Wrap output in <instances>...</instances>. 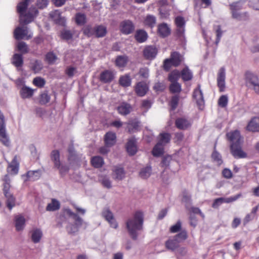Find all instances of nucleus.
Segmentation results:
<instances>
[{
    "mask_svg": "<svg viewBox=\"0 0 259 259\" xmlns=\"http://www.w3.org/2000/svg\"><path fill=\"white\" fill-rule=\"evenodd\" d=\"M143 221V213L140 211H136L134 214L133 218L127 220L126 227L130 235L133 240L137 239V231L142 229Z\"/></svg>",
    "mask_w": 259,
    "mask_h": 259,
    "instance_id": "f257e3e1",
    "label": "nucleus"
},
{
    "mask_svg": "<svg viewBox=\"0 0 259 259\" xmlns=\"http://www.w3.org/2000/svg\"><path fill=\"white\" fill-rule=\"evenodd\" d=\"M229 8L233 18L239 21H245L248 19V15L246 12L243 13L239 12L242 9V4L241 2H233L229 5Z\"/></svg>",
    "mask_w": 259,
    "mask_h": 259,
    "instance_id": "f03ea898",
    "label": "nucleus"
},
{
    "mask_svg": "<svg viewBox=\"0 0 259 259\" xmlns=\"http://www.w3.org/2000/svg\"><path fill=\"white\" fill-rule=\"evenodd\" d=\"M245 79L246 86L252 88L255 93L259 92V78L257 75L249 72H246Z\"/></svg>",
    "mask_w": 259,
    "mask_h": 259,
    "instance_id": "7ed1b4c3",
    "label": "nucleus"
},
{
    "mask_svg": "<svg viewBox=\"0 0 259 259\" xmlns=\"http://www.w3.org/2000/svg\"><path fill=\"white\" fill-rule=\"evenodd\" d=\"M0 141L6 146H9L10 141L6 134L4 116L0 111Z\"/></svg>",
    "mask_w": 259,
    "mask_h": 259,
    "instance_id": "20e7f679",
    "label": "nucleus"
},
{
    "mask_svg": "<svg viewBox=\"0 0 259 259\" xmlns=\"http://www.w3.org/2000/svg\"><path fill=\"white\" fill-rule=\"evenodd\" d=\"M200 88L201 85L198 84L197 88L193 91L192 96L193 99L195 100L198 108L202 110L204 107V100Z\"/></svg>",
    "mask_w": 259,
    "mask_h": 259,
    "instance_id": "39448f33",
    "label": "nucleus"
},
{
    "mask_svg": "<svg viewBox=\"0 0 259 259\" xmlns=\"http://www.w3.org/2000/svg\"><path fill=\"white\" fill-rule=\"evenodd\" d=\"M102 215L109 223L111 227L114 229L117 228L118 223L109 208H104L102 212Z\"/></svg>",
    "mask_w": 259,
    "mask_h": 259,
    "instance_id": "423d86ee",
    "label": "nucleus"
},
{
    "mask_svg": "<svg viewBox=\"0 0 259 259\" xmlns=\"http://www.w3.org/2000/svg\"><path fill=\"white\" fill-rule=\"evenodd\" d=\"M230 151L235 158H244L247 157V154L242 149V144H231Z\"/></svg>",
    "mask_w": 259,
    "mask_h": 259,
    "instance_id": "0eeeda50",
    "label": "nucleus"
},
{
    "mask_svg": "<svg viewBox=\"0 0 259 259\" xmlns=\"http://www.w3.org/2000/svg\"><path fill=\"white\" fill-rule=\"evenodd\" d=\"M7 171L11 175L18 174L19 169V162L17 155H15L11 162H8Z\"/></svg>",
    "mask_w": 259,
    "mask_h": 259,
    "instance_id": "6e6552de",
    "label": "nucleus"
},
{
    "mask_svg": "<svg viewBox=\"0 0 259 259\" xmlns=\"http://www.w3.org/2000/svg\"><path fill=\"white\" fill-rule=\"evenodd\" d=\"M228 140L231 142V144H242V139L239 131L235 130L230 132L226 135Z\"/></svg>",
    "mask_w": 259,
    "mask_h": 259,
    "instance_id": "1a4fd4ad",
    "label": "nucleus"
},
{
    "mask_svg": "<svg viewBox=\"0 0 259 259\" xmlns=\"http://www.w3.org/2000/svg\"><path fill=\"white\" fill-rule=\"evenodd\" d=\"M225 69L224 67H222L219 69L217 75V85L220 92H223L225 90Z\"/></svg>",
    "mask_w": 259,
    "mask_h": 259,
    "instance_id": "9d476101",
    "label": "nucleus"
},
{
    "mask_svg": "<svg viewBox=\"0 0 259 259\" xmlns=\"http://www.w3.org/2000/svg\"><path fill=\"white\" fill-rule=\"evenodd\" d=\"M119 28L123 34H129L134 31L135 25L131 20H126L120 23Z\"/></svg>",
    "mask_w": 259,
    "mask_h": 259,
    "instance_id": "9b49d317",
    "label": "nucleus"
},
{
    "mask_svg": "<svg viewBox=\"0 0 259 259\" xmlns=\"http://www.w3.org/2000/svg\"><path fill=\"white\" fill-rule=\"evenodd\" d=\"M143 56L147 60L154 59L158 53V50L155 46H148L143 50Z\"/></svg>",
    "mask_w": 259,
    "mask_h": 259,
    "instance_id": "f8f14e48",
    "label": "nucleus"
},
{
    "mask_svg": "<svg viewBox=\"0 0 259 259\" xmlns=\"http://www.w3.org/2000/svg\"><path fill=\"white\" fill-rule=\"evenodd\" d=\"M192 125L191 122L184 117H179L175 120L176 127L181 130H186L190 128Z\"/></svg>",
    "mask_w": 259,
    "mask_h": 259,
    "instance_id": "ddd939ff",
    "label": "nucleus"
},
{
    "mask_svg": "<svg viewBox=\"0 0 259 259\" xmlns=\"http://www.w3.org/2000/svg\"><path fill=\"white\" fill-rule=\"evenodd\" d=\"M4 195L6 198V204L9 210L16 205V198L11 193L10 190L3 191Z\"/></svg>",
    "mask_w": 259,
    "mask_h": 259,
    "instance_id": "4468645a",
    "label": "nucleus"
},
{
    "mask_svg": "<svg viewBox=\"0 0 259 259\" xmlns=\"http://www.w3.org/2000/svg\"><path fill=\"white\" fill-rule=\"evenodd\" d=\"M114 72L110 70H105L100 75V80L105 83L111 82L114 78Z\"/></svg>",
    "mask_w": 259,
    "mask_h": 259,
    "instance_id": "2eb2a0df",
    "label": "nucleus"
},
{
    "mask_svg": "<svg viewBox=\"0 0 259 259\" xmlns=\"http://www.w3.org/2000/svg\"><path fill=\"white\" fill-rule=\"evenodd\" d=\"M246 129L251 132H259V117H253L248 123Z\"/></svg>",
    "mask_w": 259,
    "mask_h": 259,
    "instance_id": "dca6fc26",
    "label": "nucleus"
},
{
    "mask_svg": "<svg viewBox=\"0 0 259 259\" xmlns=\"http://www.w3.org/2000/svg\"><path fill=\"white\" fill-rule=\"evenodd\" d=\"M104 141L107 146L112 147L116 142V134L112 132H108L104 135Z\"/></svg>",
    "mask_w": 259,
    "mask_h": 259,
    "instance_id": "f3484780",
    "label": "nucleus"
},
{
    "mask_svg": "<svg viewBox=\"0 0 259 259\" xmlns=\"http://www.w3.org/2000/svg\"><path fill=\"white\" fill-rule=\"evenodd\" d=\"M126 149L130 155H134L137 152L136 140L134 137L130 138L126 145Z\"/></svg>",
    "mask_w": 259,
    "mask_h": 259,
    "instance_id": "a211bd4d",
    "label": "nucleus"
},
{
    "mask_svg": "<svg viewBox=\"0 0 259 259\" xmlns=\"http://www.w3.org/2000/svg\"><path fill=\"white\" fill-rule=\"evenodd\" d=\"M173 66H179L184 60L183 56L178 52H172L171 53L170 57L169 58Z\"/></svg>",
    "mask_w": 259,
    "mask_h": 259,
    "instance_id": "6ab92c4d",
    "label": "nucleus"
},
{
    "mask_svg": "<svg viewBox=\"0 0 259 259\" xmlns=\"http://www.w3.org/2000/svg\"><path fill=\"white\" fill-rule=\"evenodd\" d=\"M148 90L147 84L143 81L138 82L135 87V92L139 96H144Z\"/></svg>",
    "mask_w": 259,
    "mask_h": 259,
    "instance_id": "aec40b11",
    "label": "nucleus"
},
{
    "mask_svg": "<svg viewBox=\"0 0 259 259\" xmlns=\"http://www.w3.org/2000/svg\"><path fill=\"white\" fill-rule=\"evenodd\" d=\"M118 113L122 115H126L132 110V106L125 102L122 103L117 108Z\"/></svg>",
    "mask_w": 259,
    "mask_h": 259,
    "instance_id": "412c9836",
    "label": "nucleus"
},
{
    "mask_svg": "<svg viewBox=\"0 0 259 259\" xmlns=\"http://www.w3.org/2000/svg\"><path fill=\"white\" fill-rule=\"evenodd\" d=\"M28 33L27 27H17L14 32V35L16 39L19 40L23 39L26 36Z\"/></svg>",
    "mask_w": 259,
    "mask_h": 259,
    "instance_id": "4be33fe9",
    "label": "nucleus"
},
{
    "mask_svg": "<svg viewBox=\"0 0 259 259\" xmlns=\"http://www.w3.org/2000/svg\"><path fill=\"white\" fill-rule=\"evenodd\" d=\"M26 177L25 181H35L39 179L40 177V171L39 170H29L24 175Z\"/></svg>",
    "mask_w": 259,
    "mask_h": 259,
    "instance_id": "5701e85b",
    "label": "nucleus"
},
{
    "mask_svg": "<svg viewBox=\"0 0 259 259\" xmlns=\"http://www.w3.org/2000/svg\"><path fill=\"white\" fill-rule=\"evenodd\" d=\"M34 93V90L24 85L21 89L20 91V95L22 99H28L30 98Z\"/></svg>",
    "mask_w": 259,
    "mask_h": 259,
    "instance_id": "b1692460",
    "label": "nucleus"
},
{
    "mask_svg": "<svg viewBox=\"0 0 259 259\" xmlns=\"http://www.w3.org/2000/svg\"><path fill=\"white\" fill-rule=\"evenodd\" d=\"M24 63L22 54L16 53L12 58V64L16 68L21 67Z\"/></svg>",
    "mask_w": 259,
    "mask_h": 259,
    "instance_id": "393cba45",
    "label": "nucleus"
},
{
    "mask_svg": "<svg viewBox=\"0 0 259 259\" xmlns=\"http://www.w3.org/2000/svg\"><path fill=\"white\" fill-rule=\"evenodd\" d=\"M179 244L178 241L174 237L167 240L165 243V245L167 249L173 251L179 247Z\"/></svg>",
    "mask_w": 259,
    "mask_h": 259,
    "instance_id": "a878e982",
    "label": "nucleus"
},
{
    "mask_svg": "<svg viewBox=\"0 0 259 259\" xmlns=\"http://www.w3.org/2000/svg\"><path fill=\"white\" fill-rule=\"evenodd\" d=\"M158 32L161 37H165L169 35L170 29L165 23H162L158 26Z\"/></svg>",
    "mask_w": 259,
    "mask_h": 259,
    "instance_id": "bb28decb",
    "label": "nucleus"
},
{
    "mask_svg": "<svg viewBox=\"0 0 259 259\" xmlns=\"http://www.w3.org/2000/svg\"><path fill=\"white\" fill-rule=\"evenodd\" d=\"M180 73L184 81H189L191 80L193 77L192 73L187 66L184 68Z\"/></svg>",
    "mask_w": 259,
    "mask_h": 259,
    "instance_id": "cd10ccee",
    "label": "nucleus"
},
{
    "mask_svg": "<svg viewBox=\"0 0 259 259\" xmlns=\"http://www.w3.org/2000/svg\"><path fill=\"white\" fill-rule=\"evenodd\" d=\"M43 68L41 62L38 60L32 61L30 63V68L34 73H38Z\"/></svg>",
    "mask_w": 259,
    "mask_h": 259,
    "instance_id": "c85d7f7f",
    "label": "nucleus"
},
{
    "mask_svg": "<svg viewBox=\"0 0 259 259\" xmlns=\"http://www.w3.org/2000/svg\"><path fill=\"white\" fill-rule=\"evenodd\" d=\"M140 127V122L136 120H133L130 121L127 123V128L128 132L130 134H132L136 132L139 130Z\"/></svg>",
    "mask_w": 259,
    "mask_h": 259,
    "instance_id": "c756f323",
    "label": "nucleus"
},
{
    "mask_svg": "<svg viewBox=\"0 0 259 259\" xmlns=\"http://www.w3.org/2000/svg\"><path fill=\"white\" fill-rule=\"evenodd\" d=\"M92 165L96 168H101L104 164L103 158L100 156H95L92 157L91 159Z\"/></svg>",
    "mask_w": 259,
    "mask_h": 259,
    "instance_id": "7c9ffc66",
    "label": "nucleus"
},
{
    "mask_svg": "<svg viewBox=\"0 0 259 259\" xmlns=\"http://www.w3.org/2000/svg\"><path fill=\"white\" fill-rule=\"evenodd\" d=\"M128 62V57L126 55L118 56L115 60V65L119 68L124 67Z\"/></svg>",
    "mask_w": 259,
    "mask_h": 259,
    "instance_id": "2f4dec72",
    "label": "nucleus"
},
{
    "mask_svg": "<svg viewBox=\"0 0 259 259\" xmlns=\"http://www.w3.org/2000/svg\"><path fill=\"white\" fill-rule=\"evenodd\" d=\"M115 179L121 180L125 177V171L123 167L119 166H115L113 169Z\"/></svg>",
    "mask_w": 259,
    "mask_h": 259,
    "instance_id": "473e14b6",
    "label": "nucleus"
},
{
    "mask_svg": "<svg viewBox=\"0 0 259 259\" xmlns=\"http://www.w3.org/2000/svg\"><path fill=\"white\" fill-rule=\"evenodd\" d=\"M132 79L129 74H126L119 77V83L123 87H128L131 84Z\"/></svg>",
    "mask_w": 259,
    "mask_h": 259,
    "instance_id": "72a5a7b5",
    "label": "nucleus"
},
{
    "mask_svg": "<svg viewBox=\"0 0 259 259\" xmlns=\"http://www.w3.org/2000/svg\"><path fill=\"white\" fill-rule=\"evenodd\" d=\"M95 36L96 37H103L107 33V28L102 25H99L95 26Z\"/></svg>",
    "mask_w": 259,
    "mask_h": 259,
    "instance_id": "f704fd0d",
    "label": "nucleus"
},
{
    "mask_svg": "<svg viewBox=\"0 0 259 259\" xmlns=\"http://www.w3.org/2000/svg\"><path fill=\"white\" fill-rule=\"evenodd\" d=\"M25 223V219L22 215L15 217V227L17 231L22 230Z\"/></svg>",
    "mask_w": 259,
    "mask_h": 259,
    "instance_id": "c9c22d12",
    "label": "nucleus"
},
{
    "mask_svg": "<svg viewBox=\"0 0 259 259\" xmlns=\"http://www.w3.org/2000/svg\"><path fill=\"white\" fill-rule=\"evenodd\" d=\"M148 35L144 30H138L135 34V38L139 42H143L147 39Z\"/></svg>",
    "mask_w": 259,
    "mask_h": 259,
    "instance_id": "e433bc0d",
    "label": "nucleus"
},
{
    "mask_svg": "<svg viewBox=\"0 0 259 259\" xmlns=\"http://www.w3.org/2000/svg\"><path fill=\"white\" fill-rule=\"evenodd\" d=\"M51 158L52 160L54 162V166L56 168H60V153L58 150H54L51 152Z\"/></svg>",
    "mask_w": 259,
    "mask_h": 259,
    "instance_id": "4c0bfd02",
    "label": "nucleus"
},
{
    "mask_svg": "<svg viewBox=\"0 0 259 259\" xmlns=\"http://www.w3.org/2000/svg\"><path fill=\"white\" fill-rule=\"evenodd\" d=\"M75 221V225L76 227L73 226V225L68 227V231L69 233H72L76 232L77 231V228L80 227L82 224V220L81 218H80L78 215H76V217L74 218Z\"/></svg>",
    "mask_w": 259,
    "mask_h": 259,
    "instance_id": "58836bf2",
    "label": "nucleus"
},
{
    "mask_svg": "<svg viewBox=\"0 0 259 259\" xmlns=\"http://www.w3.org/2000/svg\"><path fill=\"white\" fill-rule=\"evenodd\" d=\"M42 236V233L39 229H35L31 232V239L34 243L39 242Z\"/></svg>",
    "mask_w": 259,
    "mask_h": 259,
    "instance_id": "ea45409f",
    "label": "nucleus"
},
{
    "mask_svg": "<svg viewBox=\"0 0 259 259\" xmlns=\"http://www.w3.org/2000/svg\"><path fill=\"white\" fill-rule=\"evenodd\" d=\"M34 17H35L33 16L32 13L28 12L26 14H23V15L20 16V23L27 24L31 22L33 20Z\"/></svg>",
    "mask_w": 259,
    "mask_h": 259,
    "instance_id": "a19ab883",
    "label": "nucleus"
},
{
    "mask_svg": "<svg viewBox=\"0 0 259 259\" xmlns=\"http://www.w3.org/2000/svg\"><path fill=\"white\" fill-rule=\"evenodd\" d=\"M164 151L163 145L160 143H157L153 148L152 153L154 156L158 157L163 154Z\"/></svg>",
    "mask_w": 259,
    "mask_h": 259,
    "instance_id": "79ce46f5",
    "label": "nucleus"
},
{
    "mask_svg": "<svg viewBox=\"0 0 259 259\" xmlns=\"http://www.w3.org/2000/svg\"><path fill=\"white\" fill-rule=\"evenodd\" d=\"M144 24L150 28L154 27L156 24L155 17L150 15H147L144 21Z\"/></svg>",
    "mask_w": 259,
    "mask_h": 259,
    "instance_id": "37998d69",
    "label": "nucleus"
},
{
    "mask_svg": "<svg viewBox=\"0 0 259 259\" xmlns=\"http://www.w3.org/2000/svg\"><path fill=\"white\" fill-rule=\"evenodd\" d=\"M60 207L59 202L55 199H53L52 202L49 203L46 207L47 211H55L58 210Z\"/></svg>",
    "mask_w": 259,
    "mask_h": 259,
    "instance_id": "c03bdc74",
    "label": "nucleus"
},
{
    "mask_svg": "<svg viewBox=\"0 0 259 259\" xmlns=\"http://www.w3.org/2000/svg\"><path fill=\"white\" fill-rule=\"evenodd\" d=\"M82 30L83 34L88 37L95 35V27H92L91 25L85 26Z\"/></svg>",
    "mask_w": 259,
    "mask_h": 259,
    "instance_id": "a18cd8bd",
    "label": "nucleus"
},
{
    "mask_svg": "<svg viewBox=\"0 0 259 259\" xmlns=\"http://www.w3.org/2000/svg\"><path fill=\"white\" fill-rule=\"evenodd\" d=\"M86 16L84 14L77 13L75 16V21L77 25H82L86 23Z\"/></svg>",
    "mask_w": 259,
    "mask_h": 259,
    "instance_id": "49530a36",
    "label": "nucleus"
},
{
    "mask_svg": "<svg viewBox=\"0 0 259 259\" xmlns=\"http://www.w3.org/2000/svg\"><path fill=\"white\" fill-rule=\"evenodd\" d=\"M211 158L214 162H217L218 165L220 166L223 163L222 156L216 150V145H214V150L211 154Z\"/></svg>",
    "mask_w": 259,
    "mask_h": 259,
    "instance_id": "de8ad7c7",
    "label": "nucleus"
},
{
    "mask_svg": "<svg viewBox=\"0 0 259 259\" xmlns=\"http://www.w3.org/2000/svg\"><path fill=\"white\" fill-rule=\"evenodd\" d=\"M159 138L160 139L158 143H160L161 145L164 146L170 142L171 136L169 133H163L159 135Z\"/></svg>",
    "mask_w": 259,
    "mask_h": 259,
    "instance_id": "09e8293b",
    "label": "nucleus"
},
{
    "mask_svg": "<svg viewBox=\"0 0 259 259\" xmlns=\"http://www.w3.org/2000/svg\"><path fill=\"white\" fill-rule=\"evenodd\" d=\"M188 233L186 230H181L179 233L174 236L179 243L183 242L188 238Z\"/></svg>",
    "mask_w": 259,
    "mask_h": 259,
    "instance_id": "8fccbe9b",
    "label": "nucleus"
},
{
    "mask_svg": "<svg viewBox=\"0 0 259 259\" xmlns=\"http://www.w3.org/2000/svg\"><path fill=\"white\" fill-rule=\"evenodd\" d=\"M58 58L53 52H48L45 56V60L49 64H53L55 63Z\"/></svg>",
    "mask_w": 259,
    "mask_h": 259,
    "instance_id": "3c124183",
    "label": "nucleus"
},
{
    "mask_svg": "<svg viewBox=\"0 0 259 259\" xmlns=\"http://www.w3.org/2000/svg\"><path fill=\"white\" fill-rule=\"evenodd\" d=\"M182 201L185 203V206H189L192 204L191 196L189 194L186 190L183 191L182 193Z\"/></svg>",
    "mask_w": 259,
    "mask_h": 259,
    "instance_id": "603ef678",
    "label": "nucleus"
},
{
    "mask_svg": "<svg viewBox=\"0 0 259 259\" xmlns=\"http://www.w3.org/2000/svg\"><path fill=\"white\" fill-rule=\"evenodd\" d=\"M180 77V72L175 70L172 71L168 75V80L171 83L172 82H177L178 80Z\"/></svg>",
    "mask_w": 259,
    "mask_h": 259,
    "instance_id": "864d4df0",
    "label": "nucleus"
},
{
    "mask_svg": "<svg viewBox=\"0 0 259 259\" xmlns=\"http://www.w3.org/2000/svg\"><path fill=\"white\" fill-rule=\"evenodd\" d=\"M151 167L150 166H147L146 167L141 169L139 175L142 179H147L151 175Z\"/></svg>",
    "mask_w": 259,
    "mask_h": 259,
    "instance_id": "5fc2aeb1",
    "label": "nucleus"
},
{
    "mask_svg": "<svg viewBox=\"0 0 259 259\" xmlns=\"http://www.w3.org/2000/svg\"><path fill=\"white\" fill-rule=\"evenodd\" d=\"M3 181L4 182L3 185V191L10 190L11 185V179L8 174L5 175Z\"/></svg>",
    "mask_w": 259,
    "mask_h": 259,
    "instance_id": "6e6d98bb",
    "label": "nucleus"
},
{
    "mask_svg": "<svg viewBox=\"0 0 259 259\" xmlns=\"http://www.w3.org/2000/svg\"><path fill=\"white\" fill-rule=\"evenodd\" d=\"M28 4L23 1L19 3L17 6V12L20 14V16L23 15L27 9Z\"/></svg>",
    "mask_w": 259,
    "mask_h": 259,
    "instance_id": "4d7b16f0",
    "label": "nucleus"
},
{
    "mask_svg": "<svg viewBox=\"0 0 259 259\" xmlns=\"http://www.w3.org/2000/svg\"><path fill=\"white\" fill-rule=\"evenodd\" d=\"M186 208L189 211L190 214H192V213L199 214L202 218H204V214L201 212L198 207L194 206L189 207L186 205Z\"/></svg>",
    "mask_w": 259,
    "mask_h": 259,
    "instance_id": "13d9d810",
    "label": "nucleus"
},
{
    "mask_svg": "<svg viewBox=\"0 0 259 259\" xmlns=\"http://www.w3.org/2000/svg\"><path fill=\"white\" fill-rule=\"evenodd\" d=\"M17 49L23 54L27 53L29 52V49L25 42L20 41L17 45Z\"/></svg>",
    "mask_w": 259,
    "mask_h": 259,
    "instance_id": "bf43d9fd",
    "label": "nucleus"
},
{
    "mask_svg": "<svg viewBox=\"0 0 259 259\" xmlns=\"http://www.w3.org/2000/svg\"><path fill=\"white\" fill-rule=\"evenodd\" d=\"M169 91L172 93H178L181 91V85L177 82H172L169 85Z\"/></svg>",
    "mask_w": 259,
    "mask_h": 259,
    "instance_id": "052dcab7",
    "label": "nucleus"
},
{
    "mask_svg": "<svg viewBox=\"0 0 259 259\" xmlns=\"http://www.w3.org/2000/svg\"><path fill=\"white\" fill-rule=\"evenodd\" d=\"M33 84L39 88H42L46 84L45 80L40 77H36L34 78L33 80Z\"/></svg>",
    "mask_w": 259,
    "mask_h": 259,
    "instance_id": "680f3d73",
    "label": "nucleus"
},
{
    "mask_svg": "<svg viewBox=\"0 0 259 259\" xmlns=\"http://www.w3.org/2000/svg\"><path fill=\"white\" fill-rule=\"evenodd\" d=\"M182 223L180 221H178L176 224L171 226L169 228V232L171 233H175L181 231Z\"/></svg>",
    "mask_w": 259,
    "mask_h": 259,
    "instance_id": "e2e57ef3",
    "label": "nucleus"
},
{
    "mask_svg": "<svg viewBox=\"0 0 259 259\" xmlns=\"http://www.w3.org/2000/svg\"><path fill=\"white\" fill-rule=\"evenodd\" d=\"M179 101V96L175 95V96L172 97L171 100L170 101V103H169L170 107H171V109L172 110H175L177 108V107L178 105Z\"/></svg>",
    "mask_w": 259,
    "mask_h": 259,
    "instance_id": "0e129e2a",
    "label": "nucleus"
},
{
    "mask_svg": "<svg viewBox=\"0 0 259 259\" xmlns=\"http://www.w3.org/2000/svg\"><path fill=\"white\" fill-rule=\"evenodd\" d=\"M175 23L177 27H185V21L182 16H177L175 18Z\"/></svg>",
    "mask_w": 259,
    "mask_h": 259,
    "instance_id": "69168bd1",
    "label": "nucleus"
},
{
    "mask_svg": "<svg viewBox=\"0 0 259 259\" xmlns=\"http://www.w3.org/2000/svg\"><path fill=\"white\" fill-rule=\"evenodd\" d=\"M228 99L226 95L221 96L218 100V105L221 107H226L228 104Z\"/></svg>",
    "mask_w": 259,
    "mask_h": 259,
    "instance_id": "338daca9",
    "label": "nucleus"
},
{
    "mask_svg": "<svg viewBox=\"0 0 259 259\" xmlns=\"http://www.w3.org/2000/svg\"><path fill=\"white\" fill-rule=\"evenodd\" d=\"M185 27H177L175 31V36L180 39L184 37Z\"/></svg>",
    "mask_w": 259,
    "mask_h": 259,
    "instance_id": "774afa93",
    "label": "nucleus"
}]
</instances>
